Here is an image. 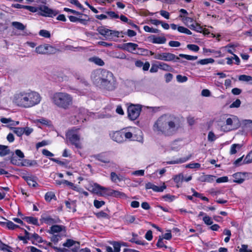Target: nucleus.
Masks as SVG:
<instances>
[{"label":"nucleus","mask_w":252,"mask_h":252,"mask_svg":"<svg viewBox=\"0 0 252 252\" xmlns=\"http://www.w3.org/2000/svg\"><path fill=\"white\" fill-rule=\"evenodd\" d=\"M180 119L170 115H163L154 124L153 131L158 135L170 136L176 134L181 127Z\"/></svg>","instance_id":"1"},{"label":"nucleus","mask_w":252,"mask_h":252,"mask_svg":"<svg viewBox=\"0 0 252 252\" xmlns=\"http://www.w3.org/2000/svg\"><path fill=\"white\" fill-rule=\"evenodd\" d=\"M91 79L96 87L103 90L113 91L117 87L116 79L113 74L105 69H98L93 71Z\"/></svg>","instance_id":"2"},{"label":"nucleus","mask_w":252,"mask_h":252,"mask_svg":"<svg viewBox=\"0 0 252 252\" xmlns=\"http://www.w3.org/2000/svg\"><path fill=\"white\" fill-rule=\"evenodd\" d=\"M42 99L40 94L30 90L17 92L12 98L13 102L23 108H30L38 104Z\"/></svg>","instance_id":"3"},{"label":"nucleus","mask_w":252,"mask_h":252,"mask_svg":"<svg viewBox=\"0 0 252 252\" xmlns=\"http://www.w3.org/2000/svg\"><path fill=\"white\" fill-rule=\"evenodd\" d=\"M52 103L60 108L68 109L73 104V97L65 92H56L51 97Z\"/></svg>","instance_id":"4"},{"label":"nucleus","mask_w":252,"mask_h":252,"mask_svg":"<svg viewBox=\"0 0 252 252\" xmlns=\"http://www.w3.org/2000/svg\"><path fill=\"white\" fill-rule=\"evenodd\" d=\"M154 58L157 60H162L166 62H177L180 60V58L175 54L167 52L156 54L155 55Z\"/></svg>","instance_id":"5"},{"label":"nucleus","mask_w":252,"mask_h":252,"mask_svg":"<svg viewBox=\"0 0 252 252\" xmlns=\"http://www.w3.org/2000/svg\"><path fill=\"white\" fill-rule=\"evenodd\" d=\"M226 124L229 126V130H235L241 126V122L238 117L234 115H231L226 119Z\"/></svg>","instance_id":"6"},{"label":"nucleus","mask_w":252,"mask_h":252,"mask_svg":"<svg viewBox=\"0 0 252 252\" xmlns=\"http://www.w3.org/2000/svg\"><path fill=\"white\" fill-rule=\"evenodd\" d=\"M66 136L71 143L74 145L77 148H81V145L79 142L80 137L78 135L74 133L72 130L69 131L66 134Z\"/></svg>","instance_id":"7"},{"label":"nucleus","mask_w":252,"mask_h":252,"mask_svg":"<svg viewBox=\"0 0 252 252\" xmlns=\"http://www.w3.org/2000/svg\"><path fill=\"white\" fill-rule=\"evenodd\" d=\"M97 32L101 35L105 37L115 36L119 37V32L118 31H112L104 27H99L97 29Z\"/></svg>","instance_id":"8"},{"label":"nucleus","mask_w":252,"mask_h":252,"mask_svg":"<svg viewBox=\"0 0 252 252\" xmlns=\"http://www.w3.org/2000/svg\"><path fill=\"white\" fill-rule=\"evenodd\" d=\"M126 105L127 107V110H142V109H158L159 108V107H149L139 104H134L131 103H127L126 104Z\"/></svg>","instance_id":"9"},{"label":"nucleus","mask_w":252,"mask_h":252,"mask_svg":"<svg viewBox=\"0 0 252 252\" xmlns=\"http://www.w3.org/2000/svg\"><path fill=\"white\" fill-rule=\"evenodd\" d=\"M53 51V47L48 44L40 45L35 48V52L39 54H49Z\"/></svg>","instance_id":"10"},{"label":"nucleus","mask_w":252,"mask_h":252,"mask_svg":"<svg viewBox=\"0 0 252 252\" xmlns=\"http://www.w3.org/2000/svg\"><path fill=\"white\" fill-rule=\"evenodd\" d=\"M39 9L43 12L41 15L43 16L53 17L58 14V12L56 10L50 9L45 5L40 7Z\"/></svg>","instance_id":"11"},{"label":"nucleus","mask_w":252,"mask_h":252,"mask_svg":"<svg viewBox=\"0 0 252 252\" xmlns=\"http://www.w3.org/2000/svg\"><path fill=\"white\" fill-rule=\"evenodd\" d=\"M63 246L70 248L74 246L72 251L73 252H77L80 248V243L71 239H67L65 243L63 244Z\"/></svg>","instance_id":"12"},{"label":"nucleus","mask_w":252,"mask_h":252,"mask_svg":"<svg viewBox=\"0 0 252 252\" xmlns=\"http://www.w3.org/2000/svg\"><path fill=\"white\" fill-rule=\"evenodd\" d=\"M41 220L49 225L60 223L61 222V220L58 217H55L54 218H52L51 216L42 217Z\"/></svg>","instance_id":"13"},{"label":"nucleus","mask_w":252,"mask_h":252,"mask_svg":"<svg viewBox=\"0 0 252 252\" xmlns=\"http://www.w3.org/2000/svg\"><path fill=\"white\" fill-rule=\"evenodd\" d=\"M111 138L118 143H122L125 141L124 132L116 131L111 134Z\"/></svg>","instance_id":"14"},{"label":"nucleus","mask_w":252,"mask_h":252,"mask_svg":"<svg viewBox=\"0 0 252 252\" xmlns=\"http://www.w3.org/2000/svg\"><path fill=\"white\" fill-rule=\"evenodd\" d=\"M137 47V44L131 42L126 43L123 45V49L129 52H132L135 51Z\"/></svg>","instance_id":"15"},{"label":"nucleus","mask_w":252,"mask_h":252,"mask_svg":"<svg viewBox=\"0 0 252 252\" xmlns=\"http://www.w3.org/2000/svg\"><path fill=\"white\" fill-rule=\"evenodd\" d=\"M233 182L238 184L242 183L245 180V175L243 173L238 172L233 174Z\"/></svg>","instance_id":"16"},{"label":"nucleus","mask_w":252,"mask_h":252,"mask_svg":"<svg viewBox=\"0 0 252 252\" xmlns=\"http://www.w3.org/2000/svg\"><path fill=\"white\" fill-rule=\"evenodd\" d=\"M95 190H104L105 191L104 192V194L108 196H113V191L114 190L109 189V188H105L104 187H103L98 184H97L95 186Z\"/></svg>","instance_id":"17"},{"label":"nucleus","mask_w":252,"mask_h":252,"mask_svg":"<svg viewBox=\"0 0 252 252\" xmlns=\"http://www.w3.org/2000/svg\"><path fill=\"white\" fill-rule=\"evenodd\" d=\"M152 42L156 44H164L166 42V39L164 36H157L153 35L151 36Z\"/></svg>","instance_id":"18"},{"label":"nucleus","mask_w":252,"mask_h":252,"mask_svg":"<svg viewBox=\"0 0 252 252\" xmlns=\"http://www.w3.org/2000/svg\"><path fill=\"white\" fill-rule=\"evenodd\" d=\"M191 157V155H189L188 157L178 158L176 160L168 161V162H167V164H169L182 163L185 162L187 161H188V160H189Z\"/></svg>","instance_id":"19"},{"label":"nucleus","mask_w":252,"mask_h":252,"mask_svg":"<svg viewBox=\"0 0 252 252\" xmlns=\"http://www.w3.org/2000/svg\"><path fill=\"white\" fill-rule=\"evenodd\" d=\"M10 153V150L7 146L0 144V157H3Z\"/></svg>","instance_id":"20"},{"label":"nucleus","mask_w":252,"mask_h":252,"mask_svg":"<svg viewBox=\"0 0 252 252\" xmlns=\"http://www.w3.org/2000/svg\"><path fill=\"white\" fill-rule=\"evenodd\" d=\"M216 178L215 176L207 175L200 176L198 180L201 182H212Z\"/></svg>","instance_id":"21"},{"label":"nucleus","mask_w":252,"mask_h":252,"mask_svg":"<svg viewBox=\"0 0 252 252\" xmlns=\"http://www.w3.org/2000/svg\"><path fill=\"white\" fill-rule=\"evenodd\" d=\"M65 228V227L63 225H54L50 227L49 232L52 234L54 233H58L61 232Z\"/></svg>","instance_id":"22"},{"label":"nucleus","mask_w":252,"mask_h":252,"mask_svg":"<svg viewBox=\"0 0 252 252\" xmlns=\"http://www.w3.org/2000/svg\"><path fill=\"white\" fill-rule=\"evenodd\" d=\"M158 67L161 70L167 71H172L173 70V68L170 65L164 63H159Z\"/></svg>","instance_id":"23"},{"label":"nucleus","mask_w":252,"mask_h":252,"mask_svg":"<svg viewBox=\"0 0 252 252\" xmlns=\"http://www.w3.org/2000/svg\"><path fill=\"white\" fill-rule=\"evenodd\" d=\"M22 219L29 223L32 224L37 226L39 225L38 220L36 218L33 217H25Z\"/></svg>","instance_id":"24"},{"label":"nucleus","mask_w":252,"mask_h":252,"mask_svg":"<svg viewBox=\"0 0 252 252\" xmlns=\"http://www.w3.org/2000/svg\"><path fill=\"white\" fill-rule=\"evenodd\" d=\"M242 125H243L244 128H247L250 131H252V120H244L242 121Z\"/></svg>","instance_id":"25"},{"label":"nucleus","mask_w":252,"mask_h":252,"mask_svg":"<svg viewBox=\"0 0 252 252\" xmlns=\"http://www.w3.org/2000/svg\"><path fill=\"white\" fill-rule=\"evenodd\" d=\"M10 162L15 165L17 166H24V165L20 162V159L18 160L16 157V156H14V153L12 152V155L11 157L10 158Z\"/></svg>","instance_id":"26"},{"label":"nucleus","mask_w":252,"mask_h":252,"mask_svg":"<svg viewBox=\"0 0 252 252\" xmlns=\"http://www.w3.org/2000/svg\"><path fill=\"white\" fill-rule=\"evenodd\" d=\"M173 179L174 182L177 184V187L178 188H179L180 186L179 184L180 183H182L183 182V181L184 180V177L183 174L181 173L178 175H175L173 178Z\"/></svg>","instance_id":"27"},{"label":"nucleus","mask_w":252,"mask_h":252,"mask_svg":"<svg viewBox=\"0 0 252 252\" xmlns=\"http://www.w3.org/2000/svg\"><path fill=\"white\" fill-rule=\"evenodd\" d=\"M3 225H5L6 227L11 230H14L17 228H19V226L18 225L14 224L12 221L7 220L6 222H2Z\"/></svg>","instance_id":"28"},{"label":"nucleus","mask_w":252,"mask_h":252,"mask_svg":"<svg viewBox=\"0 0 252 252\" xmlns=\"http://www.w3.org/2000/svg\"><path fill=\"white\" fill-rule=\"evenodd\" d=\"M128 117L131 120H136L139 116L140 111H127Z\"/></svg>","instance_id":"29"},{"label":"nucleus","mask_w":252,"mask_h":252,"mask_svg":"<svg viewBox=\"0 0 252 252\" xmlns=\"http://www.w3.org/2000/svg\"><path fill=\"white\" fill-rule=\"evenodd\" d=\"M52 199H56L55 193L52 191L47 192L45 195V200L47 202H50Z\"/></svg>","instance_id":"30"},{"label":"nucleus","mask_w":252,"mask_h":252,"mask_svg":"<svg viewBox=\"0 0 252 252\" xmlns=\"http://www.w3.org/2000/svg\"><path fill=\"white\" fill-rule=\"evenodd\" d=\"M239 80L241 81L249 82L252 84V77L246 75H241L239 76Z\"/></svg>","instance_id":"31"},{"label":"nucleus","mask_w":252,"mask_h":252,"mask_svg":"<svg viewBox=\"0 0 252 252\" xmlns=\"http://www.w3.org/2000/svg\"><path fill=\"white\" fill-rule=\"evenodd\" d=\"M241 147L242 145L239 144H234L232 145L230 148V154H235L237 153V149L239 150Z\"/></svg>","instance_id":"32"},{"label":"nucleus","mask_w":252,"mask_h":252,"mask_svg":"<svg viewBox=\"0 0 252 252\" xmlns=\"http://www.w3.org/2000/svg\"><path fill=\"white\" fill-rule=\"evenodd\" d=\"M113 193V197H119L120 198H126L127 197L126 194L125 193L118 190H114Z\"/></svg>","instance_id":"33"},{"label":"nucleus","mask_w":252,"mask_h":252,"mask_svg":"<svg viewBox=\"0 0 252 252\" xmlns=\"http://www.w3.org/2000/svg\"><path fill=\"white\" fill-rule=\"evenodd\" d=\"M12 25L18 30L23 31L25 29L26 27L21 23L18 22H13Z\"/></svg>","instance_id":"34"},{"label":"nucleus","mask_w":252,"mask_h":252,"mask_svg":"<svg viewBox=\"0 0 252 252\" xmlns=\"http://www.w3.org/2000/svg\"><path fill=\"white\" fill-rule=\"evenodd\" d=\"M90 61L100 66H102L104 64V62L101 59L97 57L92 58L90 59Z\"/></svg>","instance_id":"35"},{"label":"nucleus","mask_w":252,"mask_h":252,"mask_svg":"<svg viewBox=\"0 0 252 252\" xmlns=\"http://www.w3.org/2000/svg\"><path fill=\"white\" fill-rule=\"evenodd\" d=\"M111 180L113 182L117 183V181H121L122 179L118 175L114 172H112L110 174Z\"/></svg>","instance_id":"36"},{"label":"nucleus","mask_w":252,"mask_h":252,"mask_svg":"<svg viewBox=\"0 0 252 252\" xmlns=\"http://www.w3.org/2000/svg\"><path fill=\"white\" fill-rule=\"evenodd\" d=\"M214 60L212 58H208V59H202L200 60L198 62V63H200L201 64H207L208 63H212L214 62Z\"/></svg>","instance_id":"37"},{"label":"nucleus","mask_w":252,"mask_h":252,"mask_svg":"<svg viewBox=\"0 0 252 252\" xmlns=\"http://www.w3.org/2000/svg\"><path fill=\"white\" fill-rule=\"evenodd\" d=\"M27 182L29 186H31L32 187H36L38 186V184L37 182L32 179L31 177H27L26 178Z\"/></svg>","instance_id":"38"},{"label":"nucleus","mask_w":252,"mask_h":252,"mask_svg":"<svg viewBox=\"0 0 252 252\" xmlns=\"http://www.w3.org/2000/svg\"><path fill=\"white\" fill-rule=\"evenodd\" d=\"M166 188V186L165 185V184L164 183L163 185L160 187H158L157 186L154 185L152 189L156 192H162Z\"/></svg>","instance_id":"39"},{"label":"nucleus","mask_w":252,"mask_h":252,"mask_svg":"<svg viewBox=\"0 0 252 252\" xmlns=\"http://www.w3.org/2000/svg\"><path fill=\"white\" fill-rule=\"evenodd\" d=\"M251 162H252V151L247 155L243 160L244 164H248Z\"/></svg>","instance_id":"40"},{"label":"nucleus","mask_w":252,"mask_h":252,"mask_svg":"<svg viewBox=\"0 0 252 252\" xmlns=\"http://www.w3.org/2000/svg\"><path fill=\"white\" fill-rule=\"evenodd\" d=\"M179 57L184 58L188 60H190V61H194L196 60L197 59V56H190V55H188L183 54H180L179 55Z\"/></svg>","instance_id":"41"},{"label":"nucleus","mask_w":252,"mask_h":252,"mask_svg":"<svg viewBox=\"0 0 252 252\" xmlns=\"http://www.w3.org/2000/svg\"><path fill=\"white\" fill-rule=\"evenodd\" d=\"M156 246L158 248H164L165 249L167 248V246L164 244L163 241V238L160 236L159 237V239L156 244Z\"/></svg>","instance_id":"42"},{"label":"nucleus","mask_w":252,"mask_h":252,"mask_svg":"<svg viewBox=\"0 0 252 252\" xmlns=\"http://www.w3.org/2000/svg\"><path fill=\"white\" fill-rule=\"evenodd\" d=\"M144 30L145 32H152V33H158L159 31L157 29H153L152 28H150L148 26H145L144 27Z\"/></svg>","instance_id":"43"},{"label":"nucleus","mask_w":252,"mask_h":252,"mask_svg":"<svg viewBox=\"0 0 252 252\" xmlns=\"http://www.w3.org/2000/svg\"><path fill=\"white\" fill-rule=\"evenodd\" d=\"M39 34L40 36H42L46 38H49L50 37L51 35L49 31L44 30H40L39 32Z\"/></svg>","instance_id":"44"},{"label":"nucleus","mask_w":252,"mask_h":252,"mask_svg":"<svg viewBox=\"0 0 252 252\" xmlns=\"http://www.w3.org/2000/svg\"><path fill=\"white\" fill-rule=\"evenodd\" d=\"M24 127H16L14 132L18 136H22L24 133Z\"/></svg>","instance_id":"45"},{"label":"nucleus","mask_w":252,"mask_h":252,"mask_svg":"<svg viewBox=\"0 0 252 252\" xmlns=\"http://www.w3.org/2000/svg\"><path fill=\"white\" fill-rule=\"evenodd\" d=\"M201 166V165L200 163H189L187 165H186V168H199Z\"/></svg>","instance_id":"46"},{"label":"nucleus","mask_w":252,"mask_h":252,"mask_svg":"<svg viewBox=\"0 0 252 252\" xmlns=\"http://www.w3.org/2000/svg\"><path fill=\"white\" fill-rule=\"evenodd\" d=\"M112 245L113 246L114 252H120L121 249V245L119 242H113L112 243Z\"/></svg>","instance_id":"47"},{"label":"nucleus","mask_w":252,"mask_h":252,"mask_svg":"<svg viewBox=\"0 0 252 252\" xmlns=\"http://www.w3.org/2000/svg\"><path fill=\"white\" fill-rule=\"evenodd\" d=\"M32 239H33L38 243H42L43 242L42 238L36 233L32 234Z\"/></svg>","instance_id":"48"},{"label":"nucleus","mask_w":252,"mask_h":252,"mask_svg":"<svg viewBox=\"0 0 252 252\" xmlns=\"http://www.w3.org/2000/svg\"><path fill=\"white\" fill-rule=\"evenodd\" d=\"M203 220L207 225H211L213 223V221L211 220V218L207 215L203 217Z\"/></svg>","instance_id":"49"},{"label":"nucleus","mask_w":252,"mask_h":252,"mask_svg":"<svg viewBox=\"0 0 252 252\" xmlns=\"http://www.w3.org/2000/svg\"><path fill=\"white\" fill-rule=\"evenodd\" d=\"M94 204L95 207H96V208H99L105 204V202L104 201H99L97 200H94Z\"/></svg>","instance_id":"50"},{"label":"nucleus","mask_w":252,"mask_h":252,"mask_svg":"<svg viewBox=\"0 0 252 252\" xmlns=\"http://www.w3.org/2000/svg\"><path fill=\"white\" fill-rule=\"evenodd\" d=\"M187 47L189 49L194 52H197L199 50V47L195 44H188Z\"/></svg>","instance_id":"51"},{"label":"nucleus","mask_w":252,"mask_h":252,"mask_svg":"<svg viewBox=\"0 0 252 252\" xmlns=\"http://www.w3.org/2000/svg\"><path fill=\"white\" fill-rule=\"evenodd\" d=\"M96 216L98 218H108V215L103 211H100L95 214Z\"/></svg>","instance_id":"52"},{"label":"nucleus","mask_w":252,"mask_h":252,"mask_svg":"<svg viewBox=\"0 0 252 252\" xmlns=\"http://www.w3.org/2000/svg\"><path fill=\"white\" fill-rule=\"evenodd\" d=\"M177 80L179 82H185L187 81L188 78L185 76L178 75L176 76Z\"/></svg>","instance_id":"53"},{"label":"nucleus","mask_w":252,"mask_h":252,"mask_svg":"<svg viewBox=\"0 0 252 252\" xmlns=\"http://www.w3.org/2000/svg\"><path fill=\"white\" fill-rule=\"evenodd\" d=\"M49 144V143L48 141H46V140H43L40 142H38V143H36V148L37 149H38L40 147L47 145Z\"/></svg>","instance_id":"54"},{"label":"nucleus","mask_w":252,"mask_h":252,"mask_svg":"<svg viewBox=\"0 0 252 252\" xmlns=\"http://www.w3.org/2000/svg\"><path fill=\"white\" fill-rule=\"evenodd\" d=\"M162 198L164 199L165 201H172L175 198V196L171 195L169 194L163 195Z\"/></svg>","instance_id":"55"},{"label":"nucleus","mask_w":252,"mask_h":252,"mask_svg":"<svg viewBox=\"0 0 252 252\" xmlns=\"http://www.w3.org/2000/svg\"><path fill=\"white\" fill-rule=\"evenodd\" d=\"M216 138V136L214 132H213L212 131H210L208 135V141L212 142L215 141Z\"/></svg>","instance_id":"56"},{"label":"nucleus","mask_w":252,"mask_h":252,"mask_svg":"<svg viewBox=\"0 0 252 252\" xmlns=\"http://www.w3.org/2000/svg\"><path fill=\"white\" fill-rule=\"evenodd\" d=\"M240 104H241V101L240 99H236V101H235L234 102H233L230 106H229V107L230 108H233V107H235V108H238V107L240 106Z\"/></svg>","instance_id":"57"},{"label":"nucleus","mask_w":252,"mask_h":252,"mask_svg":"<svg viewBox=\"0 0 252 252\" xmlns=\"http://www.w3.org/2000/svg\"><path fill=\"white\" fill-rule=\"evenodd\" d=\"M228 178L226 176L221 177L218 178L216 180V182L218 183L227 182H228Z\"/></svg>","instance_id":"58"},{"label":"nucleus","mask_w":252,"mask_h":252,"mask_svg":"<svg viewBox=\"0 0 252 252\" xmlns=\"http://www.w3.org/2000/svg\"><path fill=\"white\" fill-rule=\"evenodd\" d=\"M145 238L148 240L151 241L153 239V234H152V231L151 230H148L145 235Z\"/></svg>","instance_id":"59"},{"label":"nucleus","mask_w":252,"mask_h":252,"mask_svg":"<svg viewBox=\"0 0 252 252\" xmlns=\"http://www.w3.org/2000/svg\"><path fill=\"white\" fill-rule=\"evenodd\" d=\"M181 45V43L179 41H170L169 42V45L171 47H179Z\"/></svg>","instance_id":"60"},{"label":"nucleus","mask_w":252,"mask_h":252,"mask_svg":"<svg viewBox=\"0 0 252 252\" xmlns=\"http://www.w3.org/2000/svg\"><path fill=\"white\" fill-rule=\"evenodd\" d=\"M70 3L75 5L77 7L82 9L83 6L78 0H70Z\"/></svg>","instance_id":"61"},{"label":"nucleus","mask_w":252,"mask_h":252,"mask_svg":"<svg viewBox=\"0 0 252 252\" xmlns=\"http://www.w3.org/2000/svg\"><path fill=\"white\" fill-rule=\"evenodd\" d=\"M106 13L112 18H118L119 15L114 11H107Z\"/></svg>","instance_id":"62"},{"label":"nucleus","mask_w":252,"mask_h":252,"mask_svg":"<svg viewBox=\"0 0 252 252\" xmlns=\"http://www.w3.org/2000/svg\"><path fill=\"white\" fill-rule=\"evenodd\" d=\"M24 133L28 136L33 131V129L29 127H24Z\"/></svg>","instance_id":"63"},{"label":"nucleus","mask_w":252,"mask_h":252,"mask_svg":"<svg viewBox=\"0 0 252 252\" xmlns=\"http://www.w3.org/2000/svg\"><path fill=\"white\" fill-rule=\"evenodd\" d=\"M239 252H252L251 250H248V246L242 245L241 248L239 250Z\"/></svg>","instance_id":"64"}]
</instances>
